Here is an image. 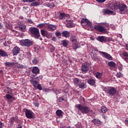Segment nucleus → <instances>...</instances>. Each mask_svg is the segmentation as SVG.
Wrapping results in <instances>:
<instances>
[{
    "instance_id": "nucleus-1",
    "label": "nucleus",
    "mask_w": 128,
    "mask_h": 128,
    "mask_svg": "<svg viewBox=\"0 0 128 128\" xmlns=\"http://www.w3.org/2000/svg\"><path fill=\"white\" fill-rule=\"evenodd\" d=\"M103 90L109 96H114L116 94V88L112 86H105L103 88Z\"/></svg>"
},
{
    "instance_id": "nucleus-2",
    "label": "nucleus",
    "mask_w": 128,
    "mask_h": 128,
    "mask_svg": "<svg viewBox=\"0 0 128 128\" xmlns=\"http://www.w3.org/2000/svg\"><path fill=\"white\" fill-rule=\"evenodd\" d=\"M75 107L76 108H78L82 114H88L92 110L90 108L86 106H82V104H76Z\"/></svg>"
},
{
    "instance_id": "nucleus-3",
    "label": "nucleus",
    "mask_w": 128,
    "mask_h": 128,
    "mask_svg": "<svg viewBox=\"0 0 128 128\" xmlns=\"http://www.w3.org/2000/svg\"><path fill=\"white\" fill-rule=\"evenodd\" d=\"M114 10H120V12H126V5L125 4H120L117 2L114 4Z\"/></svg>"
},
{
    "instance_id": "nucleus-4",
    "label": "nucleus",
    "mask_w": 128,
    "mask_h": 128,
    "mask_svg": "<svg viewBox=\"0 0 128 128\" xmlns=\"http://www.w3.org/2000/svg\"><path fill=\"white\" fill-rule=\"evenodd\" d=\"M20 44L26 48H30V46H32V41L29 39H25L20 40Z\"/></svg>"
},
{
    "instance_id": "nucleus-5",
    "label": "nucleus",
    "mask_w": 128,
    "mask_h": 128,
    "mask_svg": "<svg viewBox=\"0 0 128 128\" xmlns=\"http://www.w3.org/2000/svg\"><path fill=\"white\" fill-rule=\"evenodd\" d=\"M30 32L32 34L35 36L36 38H40V30L37 28L33 27L30 29Z\"/></svg>"
},
{
    "instance_id": "nucleus-6",
    "label": "nucleus",
    "mask_w": 128,
    "mask_h": 128,
    "mask_svg": "<svg viewBox=\"0 0 128 128\" xmlns=\"http://www.w3.org/2000/svg\"><path fill=\"white\" fill-rule=\"evenodd\" d=\"M24 112L27 118H34V114L32 111L28 109H26Z\"/></svg>"
},
{
    "instance_id": "nucleus-7",
    "label": "nucleus",
    "mask_w": 128,
    "mask_h": 128,
    "mask_svg": "<svg viewBox=\"0 0 128 128\" xmlns=\"http://www.w3.org/2000/svg\"><path fill=\"white\" fill-rule=\"evenodd\" d=\"M94 28L100 32H107L106 28L100 25H96Z\"/></svg>"
},
{
    "instance_id": "nucleus-8",
    "label": "nucleus",
    "mask_w": 128,
    "mask_h": 128,
    "mask_svg": "<svg viewBox=\"0 0 128 128\" xmlns=\"http://www.w3.org/2000/svg\"><path fill=\"white\" fill-rule=\"evenodd\" d=\"M99 54H100L102 56H104V58H106V60H112V57L110 54H108V53H106V52L99 51Z\"/></svg>"
},
{
    "instance_id": "nucleus-9",
    "label": "nucleus",
    "mask_w": 128,
    "mask_h": 128,
    "mask_svg": "<svg viewBox=\"0 0 128 128\" xmlns=\"http://www.w3.org/2000/svg\"><path fill=\"white\" fill-rule=\"evenodd\" d=\"M81 70H82V72L84 74H86V72H88V64H82V66Z\"/></svg>"
},
{
    "instance_id": "nucleus-10",
    "label": "nucleus",
    "mask_w": 128,
    "mask_h": 128,
    "mask_svg": "<svg viewBox=\"0 0 128 128\" xmlns=\"http://www.w3.org/2000/svg\"><path fill=\"white\" fill-rule=\"evenodd\" d=\"M56 29V26L54 24H49L47 26V30L50 32H54Z\"/></svg>"
},
{
    "instance_id": "nucleus-11",
    "label": "nucleus",
    "mask_w": 128,
    "mask_h": 128,
    "mask_svg": "<svg viewBox=\"0 0 128 128\" xmlns=\"http://www.w3.org/2000/svg\"><path fill=\"white\" fill-rule=\"evenodd\" d=\"M70 15L68 14H65L64 13H60L58 16L59 20H64L66 18H68Z\"/></svg>"
},
{
    "instance_id": "nucleus-12",
    "label": "nucleus",
    "mask_w": 128,
    "mask_h": 128,
    "mask_svg": "<svg viewBox=\"0 0 128 128\" xmlns=\"http://www.w3.org/2000/svg\"><path fill=\"white\" fill-rule=\"evenodd\" d=\"M20 49L18 46L14 48L12 50V54L14 56H16L18 54H20Z\"/></svg>"
},
{
    "instance_id": "nucleus-13",
    "label": "nucleus",
    "mask_w": 128,
    "mask_h": 128,
    "mask_svg": "<svg viewBox=\"0 0 128 128\" xmlns=\"http://www.w3.org/2000/svg\"><path fill=\"white\" fill-rule=\"evenodd\" d=\"M103 12L106 14H112V16H114V14H116V12L110 10H103Z\"/></svg>"
},
{
    "instance_id": "nucleus-14",
    "label": "nucleus",
    "mask_w": 128,
    "mask_h": 128,
    "mask_svg": "<svg viewBox=\"0 0 128 128\" xmlns=\"http://www.w3.org/2000/svg\"><path fill=\"white\" fill-rule=\"evenodd\" d=\"M81 24H88V26H89L90 28H92V22H90V20H88V19H82L81 20Z\"/></svg>"
},
{
    "instance_id": "nucleus-15",
    "label": "nucleus",
    "mask_w": 128,
    "mask_h": 128,
    "mask_svg": "<svg viewBox=\"0 0 128 128\" xmlns=\"http://www.w3.org/2000/svg\"><path fill=\"white\" fill-rule=\"evenodd\" d=\"M66 26L67 28H74L76 26V24H74V21L70 20L67 24H66Z\"/></svg>"
},
{
    "instance_id": "nucleus-16",
    "label": "nucleus",
    "mask_w": 128,
    "mask_h": 128,
    "mask_svg": "<svg viewBox=\"0 0 128 128\" xmlns=\"http://www.w3.org/2000/svg\"><path fill=\"white\" fill-rule=\"evenodd\" d=\"M10 122L12 124H14V122H18V116H13L10 118Z\"/></svg>"
},
{
    "instance_id": "nucleus-17",
    "label": "nucleus",
    "mask_w": 128,
    "mask_h": 128,
    "mask_svg": "<svg viewBox=\"0 0 128 128\" xmlns=\"http://www.w3.org/2000/svg\"><path fill=\"white\" fill-rule=\"evenodd\" d=\"M16 28H18V30H21V32H26V25L24 24H21L18 27L15 26Z\"/></svg>"
},
{
    "instance_id": "nucleus-18",
    "label": "nucleus",
    "mask_w": 128,
    "mask_h": 128,
    "mask_svg": "<svg viewBox=\"0 0 128 128\" xmlns=\"http://www.w3.org/2000/svg\"><path fill=\"white\" fill-rule=\"evenodd\" d=\"M32 72L36 76L38 74H40V69L38 67H34L32 69Z\"/></svg>"
},
{
    "instance_id": "nucleus-19",
    "label": "nucleus",
    "mask_w": 128,
    "mask_h": 128,
    "mask_svg": "<svg viewBox=\"0 0 128 128\" xmlns=\"http://www.w3.org/2000/svg\"><path fill=\"white\" fill-rule=\"evenodd\" d=\"M56 114H57L58 116L60 118H62V110H57L56 111Z\"/></svg>"
},
{
    "instance_id": "nucleus-20",
    "label": "nucleus",
    "mask_w": 128,
    "mask_h": 128,
    "mask_svg": "<svg viewBox=\"0 0 128 128\" xmlns=\"http://www.w3.org/2000/svg\"><path fill=\"white\" fill-rule=\"evenodd\" d=\"M78 86H79L80 88H86V84L82 80L79 83Z\"/></svg>"
},
{
    "instance_id": "nucleus-21",
    "label": "nucleus",
    "mask_w": 128,
    "mask_h": 128,
    "mask_svg": "<svg viewBox=\"0 0 128 128\" xmlns=\"http://www.w3.org/2000/svg\"><path fill=\"white\" fill-rule=\"evenodd\" d=\"M0 56H3L4 58V56H8V53L4 50H0Z\"/></svg>"
},
{
    "instance_id": "nucleus-22",
    "label": "nucleus",
    "mask_w": 128,
    "mask_h": 128,
    "mask_svg": "<svg viewBox=\"0 0 128 128\" xmlns=\"http://www.w3.org/2000/svg\"><path fill=\"white\" fill-rule=\"evenodd\" d=\"M62 36L64 38H68L70 36V32L68 31H64L62 32Z\"/></svg>"
},
{
    "instance_id": "nucleus-23",
    "label": "nucleus",
    "mask_w": 128,
    "mask_h": 128,
    "mask_svg": "<svg viewBox=\"0 0 128 128\" xmlns=\"http://www.w3.org/2000/svg\"><path fill=\"white\" fill-rule=\"evenodd\" d=\"M96 40H97L100 42H104L106 40V38H104V36H98L96 38Z\"/></svg>"
},
{
    "instance_id": "nucleus-24",
    "label": "nucleus",
    "mask_w": 128,
    "mask_h": 128,
    "mask_svg": "<svg viewBox=\"0 0 128 128\" xmlns=\"http://www.w3.org/2000/svg\"><path fill=\"white\" fill-rule=\"evenodd\" d=\"M81 81L82 80H79L78 78H74V82L76 86H78Z\"/></svg>"
},
{
    "instance_id": "nucleus-25",
    "label": "nucleus",
    "mask_w": 128,
    "mask_h": 128,
    "mask_svg": "<svg viewBox=\"0 0 128 128\" xmlns=\"http://www.w3.org/2000/svg\"><path fill=\"white\" fill-rule=\"evenodd\" d=\"M70 42H78V40L76 39V37L74 36V35H72L70 38Z\"/></svg>"
},
{
    "instance_id": "nucleus-26",
    "label": "nucleus",
    "mask_w": 128,
    "mask_h": 128,
    "mask_svg": "<svg viewBox=\"0 0 128 128\" xmlns=\"http://www.w3.org/2000/svg\"><path fill=\"white\" fill-rule=\"evenodd\" d=\"M87 82L90 86H94L96 84V80H94V79H90L88 80Z\"/></svg>"
},
{
    "instance_id": "nucleus-27",
    "label": "nucleus",
    "mask_w": 128,
    "mask_h": 128,
    "mask_svg": "<svg viewBox=\"0 0 128 128\" xmlns=\"http://www.w3.org/2000/svg\"><path fill=\"white\" fill-rule=\"evenodd\" d=\"M108 66L110 68H116V62L111 61L108 62Z\"/></svg>"
},
{
    "instance_id": "nucleus-28",
    "label": "nucleus",
    "mask_w": 128,
    "mask_h": 128,
    "mask_svg": "<svg viewBox=\"0 0 128 128\" xmlns=\"http://www.w3.org/2000/svg\"><path fill=\"white\" fill-rule=\"evenodd\" d=\"M72 46V48L75 50H76V48H80V45H78V42H74Z\"/></svg>"
},
{
    "instance_id": "nucleus-29",
    "label": "nucleus",
    "mask_w": 128,
    "mask_h": 128,
    "mask_svg": "<svg viewBox=\"0 0 128 128\" xmlns=\"http://www.w3.org/2000/svg\"><path fill=\"white\" fill-rule=\"evenodd\" d=\"M101 111L102 114H106L108 112V108L104 106H102L101 108Z\"/></svg>"
},
{
    "instance_id": "nucleus-30",
    "label": "nucleus",
    "mask_w": 128,
    "mask_h": 128,
    "mask_svg": "<svg viewBox=\"0 0 128 128\" xmlns=\"http://www.w3.org/2000/svg\"><path fill=\"white\" fill-rule=\"evenodd\" d=\"M41 34L43 36H46L48 33V31L44 30H40Z\"/></svg>"
},
{
    "instance_id": "nucleus-31",
    "label": "nucleus",
    "mask_w": 128,
    "mask_h": 128,
    "mask_svg": "<svg viewBox=\"0 0 128 128\" xmlns=\"http://www.w3.org/2000/svg\"><path fill=\"white\" fill-rule=\"evenodd\" d=\"M4 66H8V68H10L14 66V62H6L4 63Z\"/></svg>"
},
{
    "instance_id": "nucleus-32",
    "label": "nucleus",
    "mask_w": 128,
    "mask_h": 128,
    "mask_svg": "<svg viewBox=\"0 0 128 128\" xmlns=\"http://www.w3.org/2000/svg\"><path fill=\"white\" fill-rule=\"evenodd\" d=\"M62 44L63 46H68V41L66 40H63L62 41Z\"/></svg>"
},
{
    "instance_id": "nucleus-33",
    "label": "nucleus",
    "mask_w": 128,
    "mask_h": 128,
    "mask_svg": "<svg viewBox=\"0 0 128 128\" xmlns=\"http://www.w3.org/2000/svg\"><path fill=\"white\" fill-rule=\"evenodd\" d=\"M47 6H48V8H54V4L52 2H48V3H47Z\"/></svg>"
},
{
    "instance_id": "nucleus-34",
    "label": "nucleus",
    "mask_w": 128,
    "mask_h": 128,
    "mask_svg": "<svg viewBox=\"0 0 128 128\" xmlns=\"http://www.w3.org/2000/svg\"><path fill=\"white\" fill-rule=\"evenodd\" d=\"M92 122L94 124H100V120L98 119H94L92 120Z\"/></svg>"
},
{
    "instance_id": "nucleus-35",
    "label": "nucleus",
    "mask_w": 128,
    "mask_h": 128,
    "mask_svg": "<svg viewBox=\"0 0 128 128\" xmlns=\"http://www.w3.org/2000/svg\"><path fill=\"white\" fill-rule=\"evenodd\" d=\"M32 86L35 88H36V86H38V82L36 80L32 81Z\"/></svg>"
},
{
    "instance_id": "nucleus-36",
    "label": "nucleus",
    "mask_w": 128,
    "mask_h": 128,
    "mask_svg": "<svg viewBox=\"0 0 128 128\" xmlns=\"http://www.w3.org/2000/svg\"><path fill=\"white\" fill-rule=\"evenodd\" d=\"M96 76L97 78L100 79L102 76V74L100 72H97Z\"/></svg>"
},
{
    "instance_id": "nucleus-37",
    "label": "nucleus",
    "mask_w": 128,
    "mask_h": 128,
    "mask_svg": "<svg viewBox=\"0 0 128 128\" xmlns=\"http://www.w3.org/2000/svg\"><path fill=\"white\" fill-rule=\"evenodd\" d=\"M7 93L10 94H12V90L10 88H7Z\"/></svg>"
},
{
    "instance_id": "nucleus-38",
    "label": "nucleus",
    "mask_w": 128,
    "mask_h": 128,
    "mask_svg": "<svg viewBox=\"0 0 128 128\" xmlns=\"http://www.w3.org/2000/svg\"><path fill=\"white\" fill-rule=\"evenodd\" d=\"M47 38H52V33H47V34L45 36Z\"/></svg>"
},
{
    "instance_id": "nucleus-39",
    "label": "nucleus",
    "mask_w": 128,
    "mask_h": 128,
    "mask_svg": "<svg viewBox=\"0 0 128 128\" xmlns=\"http://www.w3.org/2000/svg\"><path fill=\"white\" fill-rule=\"evenodd\" d=\"M38 6V2H36L31 3L30 4L31 6Z\"/></svg>"
},
{
    "instance_id": "nucleus-40",
    "label": "nucleus",
    "mask_w": 128,
    "mask_h": 128,
    "mask_svg": "<svg viewBox=\"0 0 128 128\" xmlns=\"http://www.w3.org/2000/svg\"><path fill=\"white\" fill-rule=\"evenodd\" d=\"M6 96L7 100H12V96H11L10 94H6Z\"/></svg>"
},
{
    "instance_id": "nucleus-41",
    "label": "nucleus",
    "mask_w": 128,
    "mask_h": 128,
    "mask_svg": "<svg viewBox=\"0 0 128 128\" xmlns=\"http://www.w3.org/2000/svg\"><path fill=\"white\" fill-rule=\"evenodd\" d=\"M54 92L56 94H60V90L58 89H54Z\"/></svg>"
},
{
    "instance_id": "nucleus-42",
    "label": "nucleus",
    "mask_w": 128,
    "mask_h": 128,
    "mask_svg": "<svg viewBox=\"0 0 128 128\" xmlns=\"http://www.w3.org/2000/svg\"><path fill=\"white\" fill-rule=\"evenodd\" d=\"M75 128H82V124H80V122H78V124L75 125Z\"/></svg>"
},
{
    "instance_id": "nucleus-43",
    "label": "nucleus",
    "mask_w": 128,
    "mask_h": 128,
    "mask_svg": "<svg viewBox=\"0 0 128 128\" xmlns=\"http://www.w3.org/2000/svg\"><path fill=\"white\" fill-rule=\"evenodd\" d=\"M92 58L94 60H95V62H98V60H100V58H98L96 56H94L92 57Z\"/></svg>"
},
{
    "instance_id": "nucleus-44",
    "label": "nucleus",
    "mask_w": 128,
    "mask_h": 128,
    "mask_svg": "<svg viewBox=\"0 0 128 128\" xmlns=\"http://www.w3.org/2000/svg\"><path fill=\"white\" fill-rule=\"evenodd\" d=\"M116 76L118 78H121V76H122V74L120 73V72H117Z\"/></svg>"
},
{
    "instance_id": "nucleus-45",
    "label": "nucleus",
    "mask_w": 128,
    "mask_h": 128,
    "mask_svg": "<svg viewBox=\"0 0 128 128\" xmlns=\"http://www.w3.org/2000/svg\"><path fill=\"white\" fill-rule=\"evenodd\" d=\"M32 63L33 64H38V60H36V58H34L32 60Z\"/></svg>"
},
{
    "instance_id": "nucleus-46",
    "label": "nucleus",
    "mask_w": 128,
    "mask_h": 128,
    "mask_svg": "<svg viewBox=\"0 0 128 128\" xmlns=\"http://www.w3.org/2000/svg\"><path fill=\"white\" fill-rule=\"evenodd\" d=\"M36 86H37V88L38 90H42V84H38V85H37Z\"/></svg>"
},
{
    "instance_id": "nucleus-47",
    "label": "nucleus",
    "mask_w": 128,
    "mask_h": 128,
    "mask_svg": "<svg viewBox=\"0 0 128 128\" xmlns=\"http://www.w3.org/2000/svg\"><path fill=\"white\" fill-rule=\"evenodd\" d=\"M56 36H62V33L60 32H56Z\"/></svg>"
},
{
    "instance_id": "nucleus-48",
    "label": "nucleus",
    "mask_w": 128,
    "mask_h": 128,
    "mask_svg": "<svg viewBox=\"0 0 128 128\" xmlns=\"http://www.w3.org/2000/svg\"><path fill=\"white\" fill-rule=\"evenodd\" d=\"M106 0H96V2H100V4H102L103 2H104Z\"/></svg>"
},
{
    "instance_id": "nucleus-49",
    "label": "nucleus",
    "mask_w": 128,
    "mask_h": 128,
    "mask_svg": "<svg viewBox=\"0 0 128 128\" xmlns=\"http://www.w3.org/2000/svg\"><path fill=\"white\" fill-rule=\"evenodd\" d=\"M44 24H39L38 25V28H44Z\"/></svg>"
},
{
    "instance_id": "nucleus-50",
    "label": "nucleus",
    "mask_w": 128,
    "mask_h": 128,
    "mask_svg": "<svg viewBox=\"0 0 128 128\" xmlns=\"http://www.w3.org/2000/svg\"><path fill=\"white\" fill-rule=\"evenodd\" d=\"M34 106H36L37 108H38V106H40V104L38 102H34Z\"/></svg>"
},
{
    "instance_id": "nucleus-51",
    "label": "nucleus",
    "mask_w": 128,
    "mask_h": 128,
    "mask_svg": "<svg viewBox=\"0 0 128 128\" xmlns=\"http://www.w3.org/2000/svg\"><path fill=\"white\" fill-rule=\"evenodd\" d=\"M62 100H66L62 97H60V98H59V102H62Z\"/></svg>"
},
{
    "instance_id": "nucleus-52",
    "label": "nucleus",
    "mask_w": 128,
    "mask_h": 128,
    "mask_svg": "<svg viewBox=\"0 0 128 128\" xmlns=\"http://www.w3.org/2000/svg\"><path fill=\"white\" fill-rule=\"evenodd\" d=\"M42 76H40L38 77H37L36 78H35V80H42Z\"/></svg>"
},
{
    "instance_id": "nucleus-53",
    "label": "nucleus",
    "mask_w": 128,
    "mask_h": 128,
    "mask_svg": "<svg viewBox=\"0 0 128 128\" xmlns=\"http://www.w3.org/2000/svg\"><path fill=\"white\" fill-rule=\"evenodd\" d=\"M52 40H53V42H56V40H57L56 37V36L52 37Z\"/></svg>"
},
{
    "instance_id": "nucleus-54",
    "label": "nucleus",
    "mask_w": 128,
    "mask_h": 128,
    "mask_svg": "<svg viewBox=\"0 0 128 128\" xmlns=\"http://www.w3.org/2000/svg\"><path fill=\"white\" fill-rule=\"evenodd\" d=\"M124 56H128V53L126 52H123Z\"/></svg>"
},
{
    "instance_id": "nucleus-55",
    "label": "nucleus",
    "mask_w": 128,
    "mask_h": 128,
    "mask_svg": "<svg viewBox=\"0 0 128 128\" xmlns=\"http://www.w3.org/2000/svg\"><path fill=\"white\" fill-rule=\"evenodd\" d=\"M28 24H32V20L30 19H28Z\"/></svg>"
},
{
    "instance_id": "nucleus-56",
    "label": "nucleus",
    "mask_w": 128,
    "mask_h": 128,
    "mask_svg": "<svg viewBox=\"0 0 128 128\" xmlns=\"http://www.w3.org/2000/svg\"><path fill=\"white\" fill-rule=\"evenodd\" d=\"M125 124H126V126H128V118H126L125 120Z\"/></svg>"
},
{
    "instance_id": "nucleus-57",
    "label": "nucleus",
    "mask_w": 128,
    "mask_h": 128,
    "mask_svg": "<svg viewBox=\"0 0 128 128\" xmlns=\"http://www.w3.org/2000/svg\"><path fill=\"white\" fill-rule=\"evenodd\" d=\"M119 70H122V66H120L118 67Z\"/></svg>"
},
{
    "instance_id": "nucleus-58",
    "label": "nucleus",
    "mask_w": 128,
    "mask_h": 128,
    "mask_svg": "<svg viewBox=\"0 0 128 128\" xmlns=\"http://www.w3.org/2000/svg\"><path fill=\"white\" fill-rule=\"evenodd\" d=\"M0 128H2V122L0 121Z\"/></svg>"
},
{
    "instance_id": "nucleus-59",
    "label": "nucleus",
    "mask_w": 128,
    "mask_h": 128,
    "mask_svg": "<svg viewBox=\"0 0 128 128\" xmlns=\"http://www.w3.org/2000/svg\"><path fill=\"white\" fill-rule=\"evenodd\" d=\"M4 46H8V44L6 43V42L4 44Z\"/></svg>"
},
{
    "instance_id": "nucleus-60",
    "label": "nucleus",
    "mask_w": 128,
    "mask_h": 128,
    "mask_svg": "<svg viewBox=\"0 0 128 128\" xmlns=\"http://www.w3.org/2000/svg\"><path fill=\"white\" fill-rule=\"evenodd\" d=\"M11 100H16V98L14 96H12Z\"/></svg>"
},
{
    "instance_id": "nucleus-61",
    "label": "nucleus",
    "mask_w": 128,
    "mask_h": 128,
    "mask_svg": "<svg viewBox=\"0 0 128 128\" xmlns=\"http://www.w3.org/2000/svg\"><path fill=\"white\" fill-rule=\"evenodd\" d=\"M36 0H28V2H34Z\"/></svg>"
},
{
    "instance_id": "nucleus-62",
    "label": "nucleus",
    "mask_w": 128,
    "mask_h": 128,
    "mask_svg": "<svg viewBox=\"0 0 128 128\" xmlns=\"http://www.w3.org/2000/svg\"><path fill=\"white\" fill-rule=\"evenodd\" d=\"M23 2H28V0H22Z\"/></svg>"
},
{
    "instance_id": "nucleus-63",
    "label": "nucleus",
    "mask_w": 128,
    "mask_h": 128,
    "mask_svg": "<svg viewBox=\"0 0 128 128\" xmlns=\"http://www.w3.org/2000/svg\"><path fill=\"white\" fill-rule=\"evenodd\" d=\"M118 37L120 38H122V34H120L118 36Z\"/></svg>"
},
{
    "instance_id": "nucleus-64",
    "label": "nucleus",
    "mask_w": 128,
    "mask_h": 128,
    "mask_svg": "<svg viewBox=\"0 0 128 128\" xmlns=\"http://www.w3.org/2000/svg\"><path fill=\"white\" fill-rule=\"evenodd\" d=\"M126 50H128V44L126 45Z\"/></svg>"
}]
</instances>
